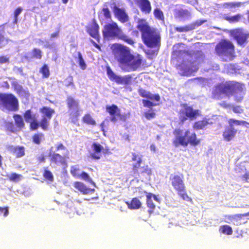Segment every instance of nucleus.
Masks as SVG:
<instances>
[{
    "instance_id": "f257e3e1",
    "label": "nucleus",
    "mask_w": 249,
    "mask_h": 249,
    "mask_svg": "<svg viewBox=\"0 0 249 249\" xmlns=\"http://www.w3.org/2000/svg\"><path fill=\"white\" fill-rule=\"evenodd\" d=\"M112 53L121 69L125 72L136 71L143 62L140 54L134 55L129 48L120 43H114L111 47Z\"/></svg>"
},
{
    "instance_id": "f03ea898",
    "label": "nucleus",
    "mask_w": 249,
    "mask_h": 249,
    "mask_svg": "<svg viewBox=\"0 0 249 249\" xmlns=\"http://www.w3.org/2000/svg\"><path fill=\"white\" fill-rule=\"evenodd\" d=\"M245 90L244 84L234 81H227L214 86L212 92V98L220 100L223 96L228 98L233 96L236 102H241L245 94Z\"/></svg>"
},
{
    "instance_id": "7ed1b4c3",
    "label": "nucleus",
    "mask_w": 249,
    "mask_h": 249,
    "mask_svg": "<svg viewBox=\"0 0 249 249\" xmlns=\"http://www.w3.org/2000/svg\"><path fill=\"white\" fill-rule=\"evenodd\" d=\"M136 27L141 33L142 41L147 47L160 48L161 37L158 29L151 27L144 18L138 19Z\"/></svg>"
},
{
    "instance_id": "20e7f679",
    "label": "nucleus",
    "mask_w": 249,
    "mask_h": 249,
    "mask_svg": "<svg viewBox=\"0 0 249 249\" xmlns=\"http://www.w3.org/2000/svg\"><path fill=\"white\" fill-rule=\"evenodd\" d=\"M103 35L105 38L108 39L117 38L130 45H134L133 38L125 35L115 22L107 23L104 27Z\"/></svg>"
},
{
    "instance_id": "39448f33",
    "label": "nucleus",
    "mask_w": 249,
    "mask_h": 249,
    "mask_svg": "<svg viewBox=\"0 0 249 249\" xmlns=\"http://www.w3.org/2000/svg\"><path fill=\"white\" fill-rule=\"evenodd\" d=\"M173 134L175 137L172 143L176 147L180 145L186 147L189 144L196 146L200 143L201 140L197 139L196 134L195 132L191 133L189 129L185 130L183 136L182 135V130L180 129H175Z\"/></svg>"
},
{
    "instance_id": "423d86ee",
    "label": "nucleus",
    "mask_w": 249,
    "mask_h": 249,
    "mask_svg": "<svg viewBox=\"0 0 249 249\" xmlns=\"http://www.w3.org/2000/svg\"><path fill=\"white\" fill-rule=\"evenodd\" d=\"M169 180L173 189L182 199L192 202V199L187 194L186 186L184 182V176L182 174H171Z\"/></svg>"
},
{
    "instance_id": "0eeeda50",
    "label": "nucleus",
    "mask_w": 249,
    "mask_h": 249,
    "mask_svg": "<svg viewBox=\"0 0 249 249\" xmlns=\"http://www.w3.org/2000/svg\"><path fill=\"white\" fill-rule=\"evenodd\" d=\"M0 108L9 111H17L19 109L18 99L12 93H0Z\"/></svg>"
},
{
    "instance_id": "6e6552de",
    "label": "nucleus",
    "mask_w": 249,
    "mask_h": 249,
    "mask_svg": "<svg viewBox=\"0 0 249 249\" xmlns=\"http://www.w3.org/2000/svg\"><path fill=\"white\" fill-rule=\"evenodd\" d=\"M181 108L178 112V118L181 123L187 120L191 121L195 120L200 116V112L198 109H195L193 107L186 103L181 105Z\"/></svg>"
},
{
    "instance_id": "1a4fd4ad",
    "label": "nucleus",
    "mask_w": 249,
    "mask_h": 249,
    "mask_svg": "<svg viewBox=\"0 0 249 249\" xmlns=\"http://www.w3.org/2000/svg\"><path fill=\"white\" fill-rule=\"evenodd\" d=\"M215 51L219 56L232 57L234 52V46L228 40H221L215 46Z\"/></svg>"
},
{
    "instance_id": "9d476101",
    "label": "nucleus",
    "mask_w": 249,
    "mask_h": 249,
    "mask_svg": "<svg viewBox=\"0 0 249 249\" xmlns=\"http://www.w3.org/2000/svg\"><path fill=\"white\" fill-rule=\"evenodd\" d=\"M66 103L71 118L77 119L81 111L79 101L71 96H68Z\"/></svg>"
},
{
    "instance_id": "9b49d317",
    "label": "nucleus",
    "mask_w": 249,
    "mask_h": 249,
    "mask_svg": "<svg viewBox=\"0 0 249 249\" xmlns=\"http://www.w3.org/2000/svg\"><path fill=\"white\" fill-rule=\"evenodd\" d=\"M106 111L110 115V120L113 123L117 121L125 122L127 119V115L122 113L121 110L116 105H107L106 107Z\"/></svg>"
},
{
    "instance_id": "f8f14e48",
    "label": "nucleus",
    "mask_w": 249,
    "mask_h": 249,
    "mask_svg": "<svg viewBox=\"0 0 249 249\" xmlns=\"http://www.w3.org/2000/svg\"><path fill=\"white\" fill-rule=\"evenodd\" d=\"M92 152L90 153V157L93 160H99L102 157V154L104 155H109L111 153L108 147L104 148L101 144L98 142H93L91 145Z\"/></svg>"
},
{
    "instance_id": "ddd939ff",
    "label": "nucleus",
    "mask_w": 249,
    "mask_h": 249,
    "mask_svg": "<svg viewBox=\"0 0 249 249\" xmlns=\"http://www.w3.org/2000/svg\"><path fill=\"white\" fill-rule=\"evenodd\" d=\"M234 119H229L228 120L229 126H227L223 132L222 136L224 140L226 142L231 141L236 136L237 130L234 128L235 123Z\"/></svg>"
},
{
    "instance_id": "4468645a",
    "label": "nucleus",
    "mask_w": 249,
    "mask_h": 249,
    "mask_svg": "<svg viewBox=\"0 0 249 249\" xmlns=\"http://www.w3.org/2000/svg\"><path fill=\"white\" fill-rule=\"evenodd\" d=\"M111 4L113 5V7L111 8L115 17L119 21L122 23H124L128 21V16L124 9L120 8L117 7L115 0H111Z\"/></svg>"
},
{
    "instance_id": "2eb2a0df",
    "label": "nucleus",
    "mask_w": 249,
    "mask_h": 249,
    "mask_svg": "<svg viewBox=\"0 0 249 249\" xmlns=\"http://www.w3.org/2000/svg\"><path fill=\"white\" fill-rule=\"evenodd\" d=\"M69 159L68 154L62 156L58 153H54L51 156L50 161L56 165L66 167L67 166V160Z\"/></svg>"
},
{
    "instance_id": "dca6fc26",
    "label": "nucleus",
    "mask_w": 249,
    "mask_h": 249,
    "mask_svg": "<svg viewBox=\"0 0 249 249\" xmlns=\"http://www.w3.org/2000/svg\"><path fill=\"white\" fill-rule=\"evenodd\" d=\"M142 156L139 155L136 153H132L131 161H133L132 164V170L134 174H136L138 171L141 168V164L142 162Z\"/></svg>"
},
{
    "instance_id": "f3484780",
    "label": "nucleus",
    "mask_w": 249,
    "mask_h": 249,
    "mask_svg": "<svg viewBox=\"0 0 249 249\" xmlns=\"http://www.w3.org/2000/svg\"><path fill=\"white\" fill-rule=\"evenodd\" d=\"M51 119L45 117H42L39 123L37 121L32 122L30 124V129L31 130H37L39 127H40L43 130L48 129L49 126V121Z\"/></svg>"
},
{
    "instance_id": "a211bd4d",
    "label": "nucleus",
    "mask_w": 249,
    "mask_h": 249,
    "mask_svg": "<svg viewBox=\"0 0 249 249\" xmlns=\"http://www.w3.org/2000/svg\"><path fill=\"white\" fill-rule=\"evenodd\" d=\"M87 32L89 35L96 39L98 41L99 40V26L97 23L96 20L93 19L91 24L86 27Z\"/></svg>"
},
{
    "instance_id": "6ab92c4d",
    "label": "nucleus",
    "mask_w": 249,
    "mask_h": 249,
    "mask_svg": "<svg viewBox=\"0 0 249 249\" xmlns=\"http://www.w3.org/2000/svg\"><path fill=\"white\" fill-rule=\"evenodd\" d=\"M7 149L17 158L23 157L25 154V148L23 146L8 145Z\"/></svg>"
},
{
    "instance_id": "aec40b11",
    "label": "nucleus",
    "mask_w": 249,
    "mask_h": 249,
    "mask_svg": "<svg viewBox=\"0 0 249 249\" xmlns=\"http://www.w3.org/2000/svg\"><path fill=\"white\" fill-rule=\"evenodd\" d=\"M138 91L139 94L142 98H145L152 101H156L157 102H159L160 100V96L158 94H153L150 92L142 88H139Z\"/></svg>"
},
{
    "instance_id": "412c9836",
    "label": "nucleus",
    "mask_w": 249,
    "mask_h": 249,
    "mask_svg": "<svg viewBox=\"0 0 249 249\" xmlns=\"http://www.w3.org/2000/svg\"><path fill=\"white\" fill-rule=\"evenodd\" d=\"M204 22V21H196L184 27H176L175 28V30L179 33L187 32L200 26Z\"/></svg>"
},
{
    "instance_id": "4be33fe9",
    "label": "nucleus",
    "mask_w": 249,
    "mask_h": 249,
    "mask_svg": "<svg viewBox=\"0 0 249 249\" xmlns=\"http://www.w3.org/2000/svg\"><path fill=\"white\" fill-rule=\"evenodd\" d=\"M141 11L145 14H149L151 11V6L149 0H134Z\"/></svg>"
},
{
    "instance_id": "5701e85b",
    "label": "nucleus",
    "mask_w": 249,
    "mask_h": 249,
    "mask_svg": "<svg viewBox=\"0 0 249 249\" xmlns=\"http://www.w3.org/2000/svg\"><path fill=\"white\" fill-rule=\"evenodd\" d=\"M73 186L75 189L84 195L88 194L95 191L94 189L88 188L84 183L80 181L74 182Z\"/></svg>"
},
{
    "instance_id": "b1692460",
    "label": "nucleus",
    "mask_w": 249,
    "mask_h": 249,
    "mask_svg": "<svg viewBox=\"0 0 249 249\" xmlns=\"http://www.w3.org/2000/svg\"><path fill=\"white\" fill-rule=\"evenodd\" d=\"M212 122H209V120L203 118L201 120L197 121L194 123L193 128L195 130H202L205 129L209 124H212Z\"/></svg>"
},
{
    "instance_id": "393cba45",
    "label": "nucleus",
    "mask_w": 249,
    "mask_h": 249,
    "mask_svg": "<svg viewBox=\"0 0 249 249\" xmlns=\"http://www.w3.org/2000/svg\"><path fill=\"white\" fill-rule=\"evenodd\" d=\"M144 193L146 194V204L147 208H148V213L149 214H151L154 212V210L156 208V206L154 204L152 200V193H147L144 191Z\"/></svg>"
},
{
    "instance_id": "a878e982",
    "label": "nucleus",
    "mask_w": 249,
    "mask_h": 249,
    "mask_svg": "<svg viewBox=\"0 0 249 249\" xmlns=\"http://www.w3.org/2000/svg\"><path fill=\"white\" fill-rule=\"evenodd\" d=\"M234 38L240 45H243L247 42L248 36L243 33L236 31L234 34Z\"/></svg>"
},
{
    "instance_id": "bb28decb",
    "label": "nucleus",
    "mask_w": 249,
    "mask_h": 249,
    "mask_svg": "<svg viewBox=\"0 0 249 249\" xmlns=\"http://www.w3.org/2000/svg\"><path fill=\"white\" fill-rule=\"evenodd\" d=\"M128 208L131 210H137L142 206V202L138 197L133 198L131 201L125 202Z\"/></svg>"
},
{
    "instance_id": "cd10ccee",
    "label": "nucleus",
    "mask_w": 249,
    "mask_h": 249,
    "mask_svg": "<svg viewBox=\"0 0 249 249\" xmlns=\"http://www.w3.org/2000/svg\"><path fill=\"white\" fill-rule=\"evenodd\" d=\"M39 112L42 114V117L51 119L53 115L55 113L53 109L49 107L44 106L39 109Z\"/></svg>"
},
{
    "instance_id": "c85d7f7f",
    "label": "nucleus",
    "mask_w": 249,
    "mask_h": 249,
    "mask_svg": "<svg viewBox=\"0 0 249 249\" xmlns=\"http://www.w3.org/2000/svg\"><path fill=\"white\" fill-rule=\"evenodd\" d=\"M139 178L142 177H150L152 175V169L148 165L142 166L136 174Z\"/></svg>"
},
{
    "instance_id": "c756f323",
    "label": "nucleus",
    "mask_w": 249,
    "mask_h": 249,
    "mask_svg": "<svg viewBox=\"0 0 249 249\" xmlns=\"http://www.w3.org/2000/svg\"><path fill=\"white\" fill-rule=\"evenodd\" d=\"M23 116L25 122L30 123V124L37 120L36 114L34 113L31 109L26 110Z\"/></svg>"
},
{
    "instance_id": "7c9ffc66",
    "label": "nucleus",
    "mask_w": 249,
    "mask_h": 249,
    "mask_svg": "<svg viewBox=\"0 0 249 249\" xmlns=\"http://www.w3.org/2000/svg\"><path fill=\"white\" fill-rule=\"evenodd\" d=\"M132 81V76L129 74L122 77L119 76L116 83L118 84L128 85H130Z\"/></svg>"
},
{
    "instance_id": "2f4dec72",
    "label": "nucleus",
    "mask_w": 249,
    "mask_h": 249,
    "mask_svg": "<svg viewBox=\"0 0 249 249\" xmlns=\"http://www.w3.org/2000/svg\"><path fill=\"white\" fill-rule=\"evenodd\" d=\"M83 123L87 125L94 126L96 124V121L89 113L85 114L82 118Z\"/></svg>"
},
{
    "instance_id": "473e14b6",
    "label": "nucleus",
    "mask_w": 249,
    "mask_h": 249,
    "mask_svg": "<svg viewBox=\"0 0 249 249\" xmlns=\"http://www.w3.org/2000/svg\"><path fill=\"white\" fill-rule=\"evenodd\" d=\"M13 117L16 126L20 129L23 128L25 124L22 116L19 114H16Z\"/></svg>"
},
{
    "instance_id": "72a5a7b5",
    "label": "nucleus",
    "mask_w": 249,
    "mask_h": 249,
    "mask_svg": "<svg viewBox=\"0 0 249 249\" xmlns=\"http://www.w3.org/2000/svg\"><path fill=\"white\" fill-rule=\"evenodd\" d=\"M11 85L13 88L14 90L18 94H22L25 93L22 86L20 85L18 82L14 81L11 83Z\"/></svg>"
},
{
    "instance_id": "f704fd0d",
    "label": "nucleus",
    "mask_w": 249,
    "mask_h": 249,
    "mask_svg": "<svg viewBox=\"0 0 249 249\" xmlns=\"http://www.w3.org/2000/svg\"><path fill=\"white\" fill-rule=\"evenodd\" d=\"M219 231L227 235H231L233 232L231 227L228 225L221 226L219 228Z\"/></svg>"
},
{
    "instance_id": "c9c22d12",
    "label": "nucleus",
    "mask_w": 249,
    "mask_h": 249,
    "mask_svg": "<svg viewBox=\"0 0 249 249\" xmlns=\"http://www.w3.org/2000/svg\"><path fill=\"white\" fill-rule=\"evenodd\" d=\"M153 14L156 19L162 21H164L163 13L160 8H156L154 9L153 11Z\"/></svg>"
},
{
    "instance_id": "e433bc0d",
    "label": "nucleus",
    "mask_w": 249,
    "mask_h": 249,
    "mask_svg": "<svg viewBox=\"0 0 249 249\" xmlns=\"http://www.w3.org/2000/svg\"><path fill=\"white\" fill-rule=\"evenodd\" d=\"M39 72L42 74L43 78H47L50 75L49 67L46 64H43L40 68Z\"/></svg>"
},
{
    "instance_id": "4c0bfd02",
    "label": "nucleus",
    "mask_w": 249,
    "mask_h": 249,
    "mask_svg": "<svg viewBox=\"0 0 249 249\" xmlns=\"http://www.w3.org/2000/svg\"><path fill=\"white\" fill-rule=\"evenodd\" d=\"M43 137L44 135L42 133H35L32 136V141L34 143L39 145L40 144Z\"/></svg>"
},
{
    "instance_id": "58836bf2",
    "label": "nucleus",
    "mask_w": 249,
    "mask_h": 249,
    "mask_svg": "<svg viewBox=\"0 0 249 249\" xmlns=\"http://www.w3.org/2000/svg\"><path fill=\"white\" fill-rule=\"evenodd\" d=\"M32 58L36 59H41L42 57V53L40 49L36 48L32 50Z\"/></svg>"
},
{
    "instance_id": "ea45409f",
    "label": "nucleus",
    "mask_w": 249,
    "mask_h": 249,
    "mask_svg": "<svg viewBox=\"0 0 249 249\" xmlns=\"http://www.w3.org/2000/svg\"><path fill=\"white\" fill-rule=\"evenodd\" d=\"M242 18L243 16L242 15L237 14L233 16L227 17L225 19L230 23H232L238 22Z\"/></svg>"
},
{
    "instance_id": "a19ab883",
    "label": "nucleus",
    "mask_w": 249,
    "mask_h": 249,
    "mask_svg": "<svg viewBox=\"0 0 249 249\" xmlns=\"http://www.w3.org/2000/svg\"><path fill=\"white\" fill-rule=\"evenodd\" d=\"M107 75L111 81H115L116 82L119 76L117 75L110 69L109 67H107Z\"/></svg>"
},
{
    "instance_id": "79ce46f5",
    "label": "nucleus",
    "mask_w": 249,
    "mask_h": 249,
    "mask_svg": "<svg viewBox=\"0 0 249 249\" xmlns=\"http://www.w3.org/2000/svg\"><path fill=\"white\" fill-rule=\"evenodd\" d=\"M78 177L85 181L89 182L91 184L94 185H95V183L93 181L92 179L90 178L89 175L85 172H82L80 175H78Z\"/></svg>"
},
{
    "instance_id": "37998d69",
    "label": "nucleus",
    "mask_w": 249,
    "mask_h": 249,
    "mask_svg": "<svg viewBox=\"0 0 249 249\" xmlns=\"http://www.w3.org/2000/svg\"><path fill=\"white\" fill-rule=\"evenodd\" d=\"M77 55H78V63L79 65L80 68L83 70H85L87 67V65L85 63L84 60L83 58V57H82V55L81 53L80 52H78L77 53Z\"/></svg>"
},
{
    "instance_id": "c03bdc74",
    "label": "nucleus",
    "mask_w": 249,
    "mask_h": 249,
    "mask_svg": "<svg viewBox=\"0 0 249 249\" xmlns=\"http://www.w3.org/2000/svg\"><path fill=\"white\" fill-rule=\"evenodd\" d=\"M144 115L147 120H150L154 119L156 117V113L152 109H149L144 113Z\"/></svg>"
},
{
    "instance_id": "a18cd8bd",
    "label": "nucleus",
    "mask_w": 249,
    "mask_h": 249,
    "mask_svg": "<svg viewBox=\"0 0 249 249\" xmlns=\"http://www.w3.org/2000/svg\"><path fill=\"white\" fill-rule=\"evenodd\" d=\"M43 176L46 179L49 181L52 182L53 180V177L52 172L48 170H44Z\"/></svg>"
},
{
    "instance_id": "49530a36",
    "label": "nucleus",
    "mask_w": 249,
    "mask_h": 249,
    "mask_svg": "<svg viewBox=\"0 0 249 249\" xmlns=\"http://www.w3.org/2000/svg\"><path fill=\"white\" fill-rule=\"evenodd\" d=\"M21 177L22 176L21 175L18 174L16 173H13L10 175L9 177V179L11 181L17 182L20 179Z\"/></svg>"
},
{
    "instance_id": "de8ad7c7",
    "label": "nucleus",
    "mask_w": 249,
    "mask_h": 249,
    "mask_svg": "<svg viewBox=\"0 0 249 249\" xmlns=\"http://www.w3.org/2000/svg\"><path fill=\"white\" fill-rule=\"evenodd\" d=\"M103 15L106 19H111V13L107 7L103 8L102 9Z\"/></svg>"
},
{
    "instance_id": "09e8293b",
    "label": "nucleus",
    "mask_w": 249,
    "mask_h": 249,
    "mask_svg": "<svg viewBox=\"0 0 249 249\" xmlns=\"http://www.w3.org/2000/svg\"><path fill=\"white\" fill-rule=\"evenodd\" d=\"M5 127L6 130L11 132H15L16 131V128L13 122H7L5 124Z\"/></svg>"
},
{
    "instance_id": "8fccbe9b",
    "label": "nucleus",
    "mask_w": 249,
    "mask_h": 249,
    "mask_svg": "<svg viewBox=\"0 0 249 249\" xmlns=\"http://www.w3.org/2000/svg\"><path fill=\"white\" fill-rule=\"evenodd\" d=\"M235 123V125H244L247 128H249V123L244 120H238L234 119V122Z\"/></svg>"
},
{
    "instance_id": "3c124183",
    "label": "nucleus",
    "mask_w": 249,
    "mask_h": 249,
    "mask_svg": "<svg viewBox=\"0 0 249 249\" xmlns=\"http://www.w3.org/2000/svg\"><path fill=\"white\" fill-rule=\"evenodd\" d=\"M142 103L143 105L145 107L150 108L153 106H155L156 104H154L152 102L148 100H144L143 99L142 100Z\"/></svg>"
},
{
    "instance_id": "603ef678",
    "label": "nucleus",
    "mask_w": 249,
    "mask_h": 249,
    "mask_svg": "<svg viewBox=\"0 0 249 249\" xmlns=\"http://www.w3.org/2000/svg\"><path fill=\"white\" fill-rule=\"evenodd\" d=\"M8 213L9 211L8 207H0V216L3 214L4 217H6L8 215Z\"/></svg>"
},
{
    "instance_id": "864d4df0",
    "label": "nucleus",
    "mask_w": 249,
    "mask_h": 249,
    "mask_svg": "<svg viewBox=\"0 0 249 249\" xmlns=\"http://www.w3.org/2000/svg\"><path fill=\"white\" fill-rule=\"evenodd\" d=\"M79 171L76 166H72L71 167L70 172L73 177H78V172Z\"/></svg>"
},
{
    "instance_id": "5fc2aeb1",
    "label": "nucleus",
    "mask_w": 249,
    "mask_h": 249,
    "mask_svg": "<svg viewBox=\"0 0 249 249\" xmlns=\"http://www.w3.org/2000/svg\"><path fill=\"white\" fill-rule=\"evenodd\" d=\"M22 11V9L21 7H18L14 11V15L15 18V22L16 23L17 22L18 16L20 14Z\"/></svg>"
},
{
    "instance_id": "6e6d98bb",
    "label": "nucleus",
    "mask_w": 249,
    "mask_h": 249,
    "mask_svg": "<svg viewBox=\"0 0 249 249\" xmlns=\"http://www.w3.org/2000/svg\"><path fill=\"white\" fill-rule=\"evenodd\" d=\"M158 51L150 50L147 52V54L148 55V58L152 59L153 57L157 56Z\"/></svg>"
},
{
    "instance_id": "4d7b16f0",
    "label": "nucleus",
    "mask_w": 249,
    "mask_h": 249,
    "mask_svg": "<svg viewBox=\"0 0 249 249\" xmlns=\"http://www.w3.org/2000/svg\"><path fill=\"white\" fill-rule=\"evenodd\" d=\"M224 5H226V6L229 7L230 8H234L236 7H239V6H240V3L230 2L225 3Z\"/></svg>"
},
{
    "instance_id": "13d9d810",
    "label": "nucleus",
    "mask_w": 249,
    "mask_h": 249,
    "mask_svg": "<svg viewBox=\"0 0 249 249\" xmlns=\"http://www.w3.org/2000/svg\"><path fill=\"white\" fill-rule=\"evenodd\" d=\"M68 80V83L66 84L67 87L72 86L74 87V85L73 81V77L71 75H69L66 79Z\"/></svg>"
},
{
    "instance_id": "bf43d9fd",
    "label": "nucleus",
    "mask_w": 249,
    "mask_h": 249,
    "mask_svg": "<svg viewBox=\"0 0 249 249\" xmlns=\"http://www.w3.org/2000/svg\"><path fill=\"white\" fill-rule=\"evenodd\" d=\"M60 150H66L68 152V154L69 153L68 150L67 149L66 147L63 145L62 143L61 142L58 143L56 146V150L59 151Z\"/></svg>"
},
{
    "instance_id": "052dcab7",
    "label": "nucleus",
    "mask_w": 249,
    "mask_h": 249,
    "mask_svg": "<svg viewBox=\"0 0 249 249\" xmlns=\"http://www.w3.org/2000/svg\"><path fill=\"white\" fill-rule=\"evenodd\" d=\"M9 58L5 56H0V64L9 63Z\"/></svg>"
},
{
    "instance_id": "680f3d73",
    "label": "nucleus",
    "mask_w": 249,
    "mask_h": 249,
    "mask_svg": "<svg viewBox=\"0 0 249 249\" xmlns=\"http://www.w3.org/2000/svg\"><path fill=\"white\" fill-rule=\"evenodd\" d=\"M243 217V214H236L230 216L231 219L234 220H241Z\"/></svg>"
},
{
    "instance_id": "e2e57ef3",
    "label": "nucleus",
    "mask_w": 249,
    "mask_h": 249,
    "mask_svg": "<svg viewBox=\"0 0 249 249\" xmlns=\"http://www.w3.org/2000/svg\"><path fill=\"white\" fill-rule=\"evenodd\" d=\"M45 160L46 156L44 154H41L37 158V160L39 163L44 162Z\"/></svg>"
},
{
    "instance_id": "0e129e2a",
    "label": "nucleus",
    "mask_w": 249,
    "mask_h": 249,
    "mask_svg": "<svg viewBox=\"0 0 249 249\" xmlns=\"http://www.w3.org/2000/svg\"><path fill=\"white\" fill-rule=\"evenodd\" d=\"M241 177V178H242V180H243V181H244L245 182H248V180H249V173L246 172Z\"/></svg>"
},
{
    "instance_id": "69168bd1",
    "label": "nucleus",
    "mask_w": 249,
    "mask_h": 249,
    "mask_svg": "<svg viewBox=\"0 0 249 249\" xmlns=\"http://www.w3.org/2000/svg\"><path fill=\"white\" fill-rule=\"evenodd\" d=\"M4 40H6V42H8V39L5 38L2 33L0 32V47H1L2 46L1 44Z\"/></svg>"
},
{
    "instance_id": "338daca9",
    "label": "nucleus",
    "mask_w": 249,
    "mask_h": 249,
    "mask_svg": "<svg viewBox=\"0 0 249 249\" xmlns=\"http://www.w3.org/2000/svg\"><path fill=\"white\" fill-rule=\"evenodd\" d=\"M245 167L241 166H237L235 168V171L237 173H241V170H245Z\"/></svg>"
},
{
    "instance_id": "774afa93",
    "label": "nucleus",
    "mask_w": 249,
    "mask_h": 249,
    "mask_svg": "<svg viewBox=\"0 0 249 249\" xmlns=\"http://www.w3.org/2000/svg\"><path fill=\"white\" fill-rule=\"evenodd\" d=\"M232 110L234 113H240L241 109L239 107H232Z\"/></svg>"
}]
</instances>
